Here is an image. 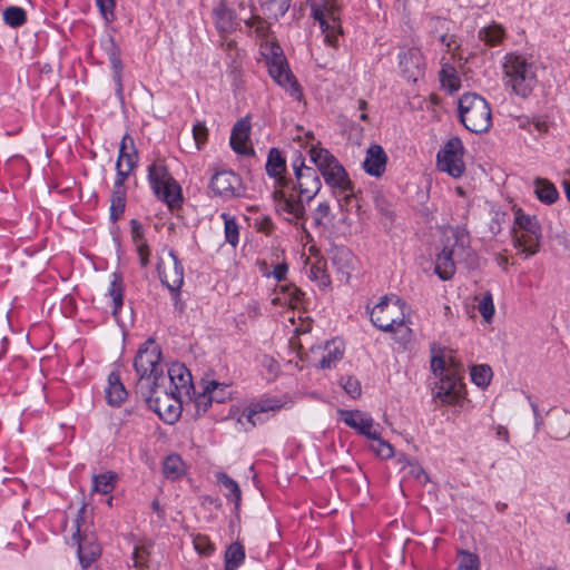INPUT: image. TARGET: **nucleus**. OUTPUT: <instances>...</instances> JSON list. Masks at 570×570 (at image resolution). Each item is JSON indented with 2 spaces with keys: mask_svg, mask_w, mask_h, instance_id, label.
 <instances>
[{
  "mask_svg": "<svg viewBox=\"0 0 570 570\" xmlns=\"http://www.w3.org/2000/svg\"><path fill=\"white\" fill-rule=\"evenodd\" d=\"M116 482L117 474L110 471L102 474L94 475L92 491L101 494H108L115 489Z\"/></svg>",
  "mask_w": 570,
  "mask_h": 570,
  "instance_id": "c9c22d12",
  "label": "nucleus"
},
{
  "mask_svg": "<svg viewBox=\"0 0 570 570\" xmlns=\"http://www.w3.org/2000/svg\"><path fill=\"white\" fill-rule=\"evenodd\" d=\"M478 311L487 323H490L494 315V304L492 294L490 292L484 293L478 303Z\"/></svg>",
  "mask_w": 570,
  "mask_h": 570,
  "instance_id": "49530a36",
  "label": "nucleus"
},
{
  "mask_svg": "<svg viewBox=\"0 0 570 570\" xmlns=\"http://www.w3.org/2000/svg\"><path fill=\"white\" fill-rule=\"evenodd\" d=\"M216 479L226 489L227 499L234 502L235 509H238L242 500V491L238 483L224 472H218Z\"/></svg>",
  "mask_w": 570,
  "mask_h": 570,
  "instance_id": "72a5a7b5",
  "label": "nucleus"
},
{
  "mask_svg": "<svg viewBox=\"0 0 570 570\" xmlns=\"http://www.w3.org/2000/svg\"><path fill=\"white\" fill-rule=\"evenodd\" d=\"M124 164L120 161L116 163V169H117V178L115 181L114 190H125L124 183L126 178L129 176L130 173H127L124 169Z\"/></svg>",
  "mask_w": 570,
  "mask_h": 570,
  "instance_id": "052dcab7",
  "label": "nucleus"
},
{
  "mask_svg": "<svg viewBox=\"0 0 570 570\" xmlns=\"http://www.w3.org/2000/svg\"><path fill=\"white\" fill-rule=\"evenodd\" d=\"M405 302L396 296H383L371 309L372 324L383 332H394L405 323Z\"/></svg>",
  "mask_w": 570,
  "mask_h": 570,
  "instance_id": "9d476101",
  "label": "nucleus"
},
{
  "mask_svg": "<svg viewBox=\"0 0 570 570\" xmlns=\"http://www.w3.org/2000/svg\"><path fill=\"white\" fill-rule=\"evenodd\" d=\"M161 352L153 340L145 342L138 350L134 360V367L138 375L137 391L142 392L158 383L164 373L160 364Z\"/></svg>",
  "mask_w": 570,
  "mask_h": 570,
  "instance_id": "423d86ee",
  "label": "nucleus"
},
{
  "mask_svg": "<svg viewBox=\"0 0 570 570\" xmlns=\"http://www.w3.org/2000/svg\"><path fill=\"white\" fill-rule=\"evenodd\" d=\"M504 37V29L502 26L493 22L487 27H483L479 30V39L482 40L488 46H497L499 45Z\"/></svg>",
  "mask_w": 570,
  "mask_h": 570,
  "instance_id": "f704fd0d",
  "label": "nucleus"
},
{
  "mask_svg": "<svg viewBox=\"0 0 570 570\" xmlns=\"http://www.w3.org/2000/svg\"><path fill=\"white\" fill-rule=\"evenodd\" d=\"M214 402L209 392L205 391V385L203 386V391L197 394L195 397V406L197 414H204L210 404Z\"/></svg>",
  "mask_w": 570,
  "mask_h": 570,
  "instance_id": "3c124183",
  "label": "nucleus"
},
{
  "mask_svg": "<svg viewBox=\"0 0 570 570\" xmlns=\"http://www.w3.org/2000/svg\"><path fill=\"white\" fill-rule=\"evenodd\" d=\"M85 509L86 507L82 505L78 511V515L75 520L76 531L72 534V540L78 546V558L82 568L89 567L101 552L100 546L96 542V539L92 535L81 534L80 520Z\"/></svg>",
  "mask_w": 570,
  "mask_h": 570,
  "instance_id": "f3484780",
  "label": "nucleus"
},
{
  "mask_svg": "<svg viewBox=\"0 0 570 570\" xmlns=\"http://www.w3.org/2000/svg\"><path fill=\"white\" fill-rule=\"evenodd\" d=\"M195 550L202 556H210L215 551V544L205 534H197L193 540Z\"/></svg>",
  "mask_w": 570,
  "mask_h": 570,
  "instance_id": "de8ad7c7",
  "label": "nucleus"
},
{
  "mask_svg": "<svg viewBox=\"0 0 570 570\" xmlns=\"http://www.w3.org/2000/svg\"><path fill=\"white\" fill-rule=\"evenodd\" d=\"M97 7L106 21H112L115 19V0H96Z\"/></svg>",
  "mask_w": 570,
  "mask_h": 570,
  "instance_id": "603ef678",
  "label": "nucleus"
},
{
  "mask_svg": "<svg viewBox=\"0 0 570 570\" xmlns=\"http://www.w3.org/2000/svg\"><path fill=\"white\" fill-rule=\"evenodd\" d=\"M262 53L266 59L268 72L276 83L285 88L296 99L301 97L299 86L291 72L283 49L276 42L266 40L261 45Z\"/></svg>",
  "mask_w": 570,
  "mask_h": 570,
  "instance_id": "0eeeda50",
  "label": "nucleus"
},
{
  "mask_svg": "<svg viewBox=\"0 0 570 570\" xmlns=\"http://www.w3.org/2000/svg\"><path fill=\"white\" fill-rule=\"evenodd\" d=\"M169 262L161 261L157 269L160 281L173 293L175 304L178 305L179 289L184 284V268L174 250L168 252Z\"/></svg>",
  "mask_w": 570,
  "mask_h": 570,
  "instance_id": "2eb2a0df",
  "label": "nucleus"
},
{
  "mask_svg": "<svg viewBox=\"0 0 570 570\" xmlns=\"http://www.w3.org/2000/svg\"><path fill=\"white\" fill-rule=\"evenodd\" d=\"M458 111L460 121L471 132H485L492 125L491 108L488 101L476 94H464L459 99Z\"/></svg>",
  "mask_w": 570,
  "mask_h": 570,
  "instance_id": "39448f33",
  "label": "nucleus"
},
{
  "mask_svg": "<svg viewBox=\"0 0 570 570\" xmlns=\"http://www.w3.org/2000/svg\"><path fill=\"white\" fill-rule=\"evenodd\" d=\"M247 26L254 27L258 37L267 38L269 33V24L258 16L252 17L247 22Z\"/></svg>",
  "mask_w": 570,
  "mask_h": 570,
  "instance_id": "864d4df0",
  "label": "nucleus"
},
{
  "mask_svg": "<svg viewBox=\"0 0 570 570\" xmlns=\"http://www.w3.org/2000/svg\"><path fill=\"white\" fill-rule=\"evenodd\" d=\"M148 554L149 553L145 547L136 546L134 548L132 556H131L134 567H136V568L145 567L147 563V560H148Z\"/></svg>",
  "mask_w": 570,
  "mask_h": 570,
  "instance_id": "4d7b16f0",
  "label": "nucleus"
},
{
  "mask_svg": "<svg viewBox=\"0 0 570 570\" xmlns=\"http://www.w3.org/2000/svg\"><path fill=\"white\" fill-rule=\"evenodd\" d=\"M495 434H497V438L504 441L505 443H509L510 441V438H509V431L505 426L503 425H498L495 428Z\"/></svg>",
  "mask_w": 570,
  "mask_h": 570,
  "instance_id": "774afa93",
  "label": "nucleus"
},
{
  "mask_svg": "<svg viewBox=\"0 0 570 570\" xmlns=\"http://www.w3.org/2000/svg\"><path fill=\"white\" fill-rule=\"evenodd\" d=\"M331 213V207L327 203H321L316 209L314 210V214H313V219H314V224L316 226H322L324 225V222L323 219L325 217H327Z\"/></svg>",
  "mask_w": 570,
  "mask_h": 570,
  "instance_id": "bf43d9fd",
  "label": "nucleus"
},
{
  "mask_svg": "<svg viewBox=\"0 0 570 570\" xmlns=\"http://www.w3.org/2000/svg\"><path fill=\"white\" fill-rule=\"evenodd\" d=\"M108 57L112 68V79L116 83V91L120 96L122 94V82H121V70L122 62L120 59V53L118 47L115 45L112 40H110V46L108 48Z\"/></svg>",
  "mask_w": 570,
  "mask_h": 570,
  "instance_id": "2f4dec72",
  "label": "nucleus"
},
{
  "mask_svg": "<svg viewBox=\"0 0 570 570\" xmlns=\"http://www.w3.org/2000/svg\"><path fill=\"white\" fill-rule=\"evenodd\" d=\"M514 224L522 233H529V236L535 240V234L540 233V225L534 217L524 214L521 209L515 212Z\"/></svg>",
  "mask_w": 570,
  "mask_h": 570,
  "instance_id": "e433bc0d",
  "label": "nucleus"
},
{
  "mask_svg": "<svg viewBox=\"0 0 570 570\" xmlns=\"http://www.w3.org/2000/svg\"><path fill=\"white\" fill-rule=\"evenodd\" d=\"M286 160L278 148H271L267 155L265 170L274 179L273 199L278 212L287 214L289 222L304 219L305 206L301 199H295L288 193L291 179L285 176Z\"/></svg>",
  "mask_w": 570,
  "mask_h": 570,
  "instance_id": "f257e3e1",
  "label": "nucleus"
},
{
  "mask_svg": "<svg viewBox=\"0 0 570 570\" xmlns=\"http://www.w3.org/2000/svg\"><path fill=\"white\" fill-rule=\"evenodd\" d=\"M375 443L372 444V450L382 459H390L393 456L394 454V449L393 446L382 440L381 438V430H379V439H372Z\"/></svg>",
  "mask_w": 570,
  "mask_h": 570,
  "instance_id": "09e8293b",
  "label": "nucleus"
},
{
  "mask_svg": "<svg viewBox=\"0 0 570 570\" xmlns=\"http://www.w3.org/2000/svg\"><path fill=\"white\" fill-rule=\"evenodd\" d=\"M109 295L112 298L114 302V315L118 313V311L121 308L124 303V284L122 278L120 275L114 273L112 274V281L110 283L109 287Z\"/></svg>",
  "mask_w": 570,
  "mask_h": 570,
  "instance_id": "58836bf2",
  "label": "nucleus"
},
{
  "mask_svg": "<svg viewBox=\"0 0 570 570\" xmlns=\"http://www.w3.org/2000/svg\"><path fill=\"white\" fill-rule=\"evenodd\" d=\"M309 156L311 160L323 176L326 185L332 188L333 195L337 197L340 206L343 208L354 198L353 185L345 168L336 157L325 148L313 146L309 149Z\"/></svg>",
  "mask_w": 570,
  "mask_h": 570,
  "instance_id": "7ed1b4c3",
  "label": "nucleus"
},
{
  "mask_svg": "<svg viewBox=\"0 0 570 570\" xmlns=\"http://www.w3.org/2000/svg\"><path fill=\"white\" fill-rule=\"evenodd\" d=\"M440 42L446 48L448 52H453L454 49L459 48V45L456 43L455 37L453 35H442L440 37ZM452 55L454 56V53Z\"/></svg>",
  "mask_w": 570,
  "mask_h": 570,
  "instance_id": "69168bd1",
  "label": "nucleus"
},
{
  "mask_svg": "<svg viewBox=\"0 0 570 570\" xmlns=\"http://www.w3.org/2000/svg\"><path fill=\"white\" fill-rule=\"evenodd\" d=\"M250 124L247 119H239L230 135V146L233 150L239 155H252L254 154L253 148L246 147V141L249 137Z\"/></svg>",
  "mask_w": 570,
  "mask_h": 570,
  "instance_id": "4be33fe9",
  "label": "nucleus"
},
{
  "mask_svg": "<svg viewBox=\"0 0 570 570\" xmlns=\"http://www.w3.org/2000/svg\"><path fill=\"white\" fill-rule=\"evenodd\" d=\"M342 386L345 390V392L353 399H357L361 396V384L356 379L351 376L342 379Z\"/></svg>",
  "mask_w": 570,
  "mask_h": 570,
  "instance_id": "5fc2aeb1",
  "label": "nucleus"
},
{
  "mask_svg": "<svg viewBox=\"0 0 570 570\" xmlns=\"http://www.w3.org/2000/svg\"><path fill=\"white\" fill-rule=\"evenodd\" d=\"M459 570H480L479 557L468 551H461Z\"/></svg>",
  "mask_w": 570,
  "mask_h": 570,
  "instance_id": "8fccbe9b",
  "label": "nucleus"
},
{
  "mask_svg": "<svg viewBox=\"0 0 570 570\" xmlns=\"http://www.w3.org/2000/svg\"><path fill=\"white\" fill-rule=\"evenodd\" d=\"M245 549L239 542H234L228 546L225 552V570H237L244 563Z\"/></svg>",
  "mask_w": 570,
  "mask_h": 570,
  "instance_id": "473e14b6",
  "label": "nucleus"
},
{
  "mask_svg": "<svg viewBox=\"0 0 570 570\" xmlns=\"http://www.w3.org/2000/svg\"><path fill=\"white\" fill-rule=\"evenodd\" d=\"M503 70L507 85L515 95L527 98L532 92L537 82L535 71L533 65L528 62L524 57L514 53L508 55L504 59Z\"/></svg>",
  "mask_w": 570,
  "mask_h": 570,
  "instance_id": "6e6552de",
  "label": "nucleus"
},
{
  "mask_svg": "<svg viewBox=\"0 0 570 570\" xmlns=\"http://www.w3.org/2000/svg\"><path fill=\"white\" fill-rule=\"evenodd\" d=\"M311 8V14L320 23L324 40L330 46L338 47L342 35L341 12L342 0H305Z\"/></svg>",
  "mask_w": 570,
  "mask_h": 570,
  "instance_id": "20e7f679",
  "label": "nucleus"
},
{
  "mask_svg": "<svg viewBox=\"0 0 570 570\" xmlns=\"http://www.w3.org/2000/svg\"><path fill=\"white\" fill-rule=\"evenodd\" d=\"M399 66L402 76L407 81H417L424 75V58L421 50L416 47L401 48L399 53Z\"/></svg>",
  "mask_w": 570,
  "mask_h": 570,
  "instance_id": "6ab92c4d",
  "label": "nucleus"
},
{
  "mask_svg": "<svg viewBox=\"0 0 570 570\" xmlns=\"http://www.w3.org/2000/svg\"><path fill=\"white\" fill-rule=\"evenodd\" d=\"M303 292L295 285H281L275 289V297L272 298L273 305H288L292 308L298 306Z\"/></svg>",
  "mask_w": 570,
  "mask_h": 570,
  "instance_id": "b1692460",
  "label": "nucleus"
},
{
  "mask_svg": "<svg viewBox=\"0 0 570 570\" xmlns=\"http://www.w3.org/2000/svg\"><path fill=\"white\" fill-rule=\"evenodd\" d=\"M343 357V347L341 342L331 341L327 342L323 348L322 356L320 360V367L331 368Z\"/></svg>",
  "mask_w": 570,
  "mask_h": 570,
  "instance_id": "cd10ccee",
  "label": "nucleus"
},
{
  "mask_svg": "<svg viewBox=\"0 0 570 570\" xmlns=\"http://www.w3.org/2000/svg\"><path fill=\"white\" fill-rule=\"evenodd\" d=\"M163 472L166 478L176 480L185 472V465L181 458L177 454L168 455L163 464Z\"/></svg>",
  "mask_w": 570,
  "mask_h": 570,
  "instance_id": "4c0bfd02",
  "label": "nucleus"
},
{
  "mask_svg": "<svg viewBox=\"0 0 570 570\" xmlns=\"http://www.w3.org/2000/svg\"><path fill=\"white\" fill-rule=\"evenodd\" d=\"M140 393L145 397L148 407L166 423L173 424L179 417L183 397L176 395L167 386L154 383L151 387Z\"/></svg>",
  "mask_w": 570,
  "mask_h": 570,
  "instance_id": "1a4fd4ad",
  "label": "nucleus"
},
{
  "mask_svg": "<svg viewBox=\"0 0 570 570\" xmlns=\"http://www.w3.org/2000/svg\"><path fill=\"white\" fill-rule=\"evenodd\" d=\"M158 384L161 386H167L170 391H173L178 396H191V391H194L191 374L188 368L183 364H173L167 374L163 373L159 376Z\"/></svg>",
  "mask_w": 570,
  "mask_h": 570,
  "instance_id": "dca6fc26",
  "label": "nucleus"
},
{
  "mask_svg": "<svg viewBox=\"0 0 570 570\" xmlns=\"http://www.w3.org/2000/svg\"><path fill=\"white\" fill-rule=\"evenodd\" d=\"M228 385L220 384L216 381L205 383V391L209 392L214 402L222 403L229 396Z\"/></svg>",
  "mask_w": 570,
  "mask_h": 570,
  "instance_id": "c03bdc74",
  "label": "nucleus"
},
{
  "mask_svg": "<svg viewBox=\"0 0 570 570\" xmlns=\"http://www.w3.org/2000/svg\"><path fill=\"white\" fill-rule=\"evenodd\" d=\"M193 137L195 139L197 149H200L206 142L208 137V129L203 122H197L193 127Z\"/></svg>",
  "mask_w": 570,
  "mask_h": 570,
  "instance_id": "6e6d98bb",
  "label": "nucleus"
},
{
  "mask_svg": "<svg viewBox=\"0 0 570 570\" xmlns=\"http://www.w3.org/2000/svg\"><path fill=\"white\" fill-rule=\"evenodd\" d=\"M135 245H136L137 253H138V256H139L140 265H141V267H146L148 265V263H149V248H148V245H147L146 240L136 243Z\"/></svg>",
  "mask_w": 570,
  "mask_h": 570,
  "instance_id": "680f3d73",
  "label": "nucleus"
},
{
  "mask_svg": "<svg viewBox=\"0 0 570 570\" xmlns=\"http://www.w3.org/2000/svg\"><path fill=\"white\" fill-rule=\"evenodd\" d=\"M434 347L432 353H434ZM442 350L438 354H433L431 358V370L438 381L434 382L432 390L433 399L441 404L458 403L464 392L462 379V366L452 358L441 355Z\"/></svg>",
  "mask_w": 570,
  "mask_h": 570,
  "instance_id": "f03ea898",
  "label": "nucleus"
},
{
  "mask_svg": "<svg viewBox=\"0 0 570 570\" xmlns=\"http://www.w3.org/2000/svg\"><path fill=\"white\" fill-rule=\"evenodd\" d=\"M463 145L459 137H453L446 141L436 155L438 168L448 173L453 178L463 175L465 166L463 163Z\"/></svg>",
  "mask_w": 570,
  "mask_h": 570,
  "instance_id": "ddd939ff",
  "label": "nucleus"
},
{
  "mask_svg": "<svg viewBox=\"0 0 570 570\" xmlns=\"http://www.w3.org/2000/svg\"><path fill=\"white\" fill-rule=\"evenodd\" d=\"M534 194L541 203L547 205L556 203L559 198L556 186L546 178H537L534 180Z\"/></svg>",
  "mask_w": 570,
  "mask_h": 570,
  "instance_id": "c756f323",
  "label": "nucleus"
},
{
  "mask_svg": "<svg viewBox=\"0 0 570 570\" xmlns=\"http://www.w3.org/2000/svg\"><path fill=\"white\" fill-rule=\"evenodd\" d=\"M445 58H442V68L440 70V81L442 88L446 89L449 92H454L460 88L461 81L456 73L455 68L444 61Z\"/></svg>",
  "mask_w": 570,
  "mask_h": 570,
  "instance_id": "7c9ffc66",
  "label": "nucleus"
},
{
  "mask_svg": "<svg viewBox=\"0 0 570 570\" xmlns=\"http://www.w3.org/2000/svg\"><path fill=\"white\" fill-rule=\"evenodd\" d=\"M106 397L110 405H120L127 397V391L120 382L119 376L111 373L108 377V387L106 389Z\"/></svg>",
  "mask_w": 570,
  "mask_h": 570,
  "instance_id": "bb28decb",
  "label": "nucleus"
},
{
  "mask_svg": "<svg viewBox=\"0 0 570 570\" xmlns=\"http://www.w3.org/2000/svg\"><path fill=\"white\" fill-rule=\"evenodd\" d=\"M492 370L489 365H475L471 368V380L480 387H485L492 379Z\"/></svg>",
  "mask_w": 570,
  "mask_h": 570,
  "instance_id": "79ce46f5",
  "label": "nucleus"
},
{
  "mask_svg": "<svg viewBox=\"0 0 570 570\" xmlns=\"http://www.w3.org/2000/svg\"><path fill=\"white\" fill-rule=\"evenodd\" d=\"M468 233L460 227H449L443 232L442 249L449 252L458 261H463L470 252Z\"/></svg>",
  "mask_w": 570,
  "mask_h": 570,
  "instance_id": "aec40b11",
  "label": "nucleus"
},
{
  "mask_svg": "<svg viewBox=\"0 0 570 570\" xmlns=\"http://www.w3.org/2000/svg\"><path fill=\"white\" fill-rule=\"evenodd\" d=\"M311 274L314 279L320 281L321 285L327 286L330 284V277L322 267L312 266Z\"/></svg>",
  "mask_w": 570,
  "mask_h": 570,
  "instance_id": "e2e57ef3",
  "label": "nucleus"
},
{
  "mask_svg": "<svg viewBox=\"0 0 570 570\" xmlns=\"http://www.w3.org/2000/svg\"><path fill=\"white\" fill-rule=\"evenodd\" d=\"M539 238L540 233L535 234V240L529 236V233H515L514 235V246L521 248L522 252L528 255H534L539 249Z\"/></svg>",
  "mask_w": 570,
  "mask_h": 570,
  "instance_id": "ea45409f",
  "label": "nucleus"
},
{
  "mask_svg": "<svg viewBox=\"0 0 570 570\" xmlns=\"http://www.w3.org/2000/svg\"><path fill=\"white\" fill-rule=\"evenodd\" d=\"M130 228H131V237L134 243L144 242V235H142V227L139 222L136 219L130 220Z\"/></svg>",
  "mask_w": 570,
  "mask_h": 570,
  "instance_id": "0e129e2a",
  "label": "nucleus"
},
{
  "mask_svg": "<svg viewBox=\"0 0 570 570\" xmlns=\"http://www.w3.org/2000/svg\"><path fill=\"white\" fill-rule=\"evenodd\" d=\"M292 166L296 177V184L291 181L288 193H292L294 198L301 199L302 203L303 197H306L307 202L312 200L322 188L317 171L305 165L302 155H298Z\"/></svg>",
  "mask_w": 570,
  "mask_h": 570,
  "instance_id": "f8f14e48",
  "label": "nucleus"
},
{
  "mask_svg": "<svg viewBox=\"0 0 570 570\" xmlns=\"http://www.w3.org/2000/svg\"><path fill=\"white\" fill-rule=\"evenodd\" d=\"M209 189L214 196L224 199L238 198L246 194L242 178L233 170L215 173L210 178Z\"/></svg>",
  "mask_w": 570,
  "mask_h": 570,
  "instance_id": "4468645a",
  "label": "nucleus"
},
{
  "mask_svg": "<svg viewBox=\"0 0 570 570\" xmlns=\"http://www.w3.org/2000/svg\"><path fill=\"white\" fill-rule=\"evenodd\" d=\"M459 262L449 252L441 250L435 258L434 272L442 281H449L454 276L455 265Z\"/></svg>",
  "mask_w": 570,
  "mask_h": 570,
  "instance_id": "393cba45",
  "label": "nucleus"
},
{
  "mask_svg": "<svg viewBox=\"0 0 570 570\" xmlns=\"http://www.w3.org/2000/svg\"><path fill=\"white\" fill-rule=\"evenodd\" d=\"M340 419L351 429L367 439H379L381 425L375 423L371 415L360 410H338Z\"/></svg>",
  "mask_w": 570,
  "mask_h": 570,
  "instance_id": "a211bd4d",
  "label": "nucleus"
},
{
  "mask_svg": "<svg viewBox=\"0 0 570 570\" xmlns=\"http://www.w3.org/2000/svg\"><path fill=\"white\" fill-rule=\"evenodd\" d=\"M407 474L419 480L422 484L429 481V476L424 469L415 462H410L407 464Z\"/></svg>",
  "mask_w": 570,
  "mask_h": 570,
  "instance_id": "13d9d810",
  "label": "nucleus"
},
{
  "mask_svg": "<svg viewBox=\"0 0 570 570\" xmlns=\"http://www.w3.org/2000/svg\"><path fill=\"white\" fill-rule=\"evenodd\" d=\"M281 407L282 403L276 399L261 400L259 402L248 406L246 419L252 424V426H256L258 423L261 424L266 420L263 417V414L277 411Z\"/></svg>",
  "mask_w": 570,
  "mask_h": 570,
  "instance_id": "5701e85b",
  "label": "nucleus"
},
{
  "mask_svg": "<svg viewBox=\"0 0 570 570\" xmlns=\"http://www.w3.org/2000/svg\"><path fill=\"white\" fill-rule=\"evenodd\" d=\"M287 271H288V267L285 263L278 264L274 267L272 275L275 279L281 282V281L285 279Z\"/></svg>",
  "mask_w": 570,
  "mask_h": 570,
  "instance_id": "338daca9",
  "label": "nucleus"
},
{
  "mask_svg": "<svg viewBox=\"0 0 570 570\" xmlns=\"http://www.w3.org/2000/svg\"><path fill=\"white\" fill-rule=\"evenodd\" d=\"M148 178L156 196L164 200L170 208L181 203L180 187L161 164H153L148 167Z\"/></svg>",
  "mask_w": 570,
  "mask_h": 570,
  "instance_id": "9b49d317",
  "label": "nucleus"
},
{
  "mask_svg": "<svg viewBox=\"0 0 570 570\" xmlns=\"http://www.w3.org/2000/svg\"><path fill=\"white\" fill-rule=\"evenodd\" d=\"M126 206V191L125 190H112L110 217L112 220H117L124 213Z\"/></svg>",
  "mask_w": 570,
  "mask_h": 570,
  "instance_id": "a18cd8bd",
  "label": "nucleus"
},
{
  "mask_svg": "<svg viewBox=\"0 0 570 570\" xmlns=\"http://www.w3.org/2000/svg\"><path fill=\"white\" fill-rule=\"evenodd\" d=\"M137 151L134 148V140L129 135H125L121 139L120 147H119V156L117 161H120L124 164V169L127 173H131V170L135 168L137 164Z\"/></svg>",
  "mask_w": 570,
  "mask_h": 570,
  "instance_id": "a878e982",
  "label": "nucleus"
},
{
  "mask_svg": "<svg viewBox=\"0 0 570 570\" xmlns=\"http://www.w3.org/2000/svg\"><path fill=\"white\" fill-rule=\"evenodd\" d=\"M213 16L219 32L226 33L235 29L234 13L224 3L214 8Z\"/></svg>",
  "mask_w": 570,
  "mask_h": 570,
  "instance_id": "c85d7f7f",
  "label": "nucleus"
},
{
  "mask_svg": "<svg viewBox=\"0 0 570 570\" xmlns=\"http://www.w3.org/2000/svg\"><path fill=\"white\" fill-rule=\"evenodd\" d=\"M386 154L380 145H371L363 161L364 170L375 177H380L386 166Z\"/></svg>",
  "mask_w": 570,
  "mask_h": 570,
  "instance_id": "412c9836",
  "label": "nucleus"
},
{
  "mask_svg": "<svg viewBox=\"0 0 570 570\" xmlns=\"http://www.w3.org/2000/svg\"><path fill=\"white\" fill-rule=\"evenodd\" d=\"M3 20L8 26L18 28L26 23L27 13L22 8L11 6L3 10Z\"/></svg>",
  "mask_w": 570,
  "mask_h": 570,
  "instance_id": "a19ab883",
  "label": "nucleus"
},
{
  "mask_svg": "<svg viewBox=\"0 0 570 570\" xmlns=\"http://www.w3.org/2000/svg\"><path fill=\"white\" fill-rule=\"evenodd\" d=\"M222 218L224 219L225 225V238L226 242L229 243L232 246H236L238 244V225L235 220V218L228 216L226 213L222 214Z\"/></svg>",
  "mask_w": 570,
  "mask_h": 570,
  "instance_id": "37998d69",
  "label": "nucleus"
}]
</instances>
